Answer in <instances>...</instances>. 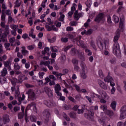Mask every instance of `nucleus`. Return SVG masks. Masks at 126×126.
I'll return each instance as SVG.
<instances>
[{
	"label": "nucleus",
	"instance_id": "nucleus-21",
	"mask_svg": "<svg viewBox=\"0 0 126 126\" xmlns=\"http://www.w3.org/2000/svg\"><path fill=\"white\" fill-rule=\"evenodd\" d=\"M105 113L107 116H109L110 118H111V117H113L114 116V112L112 110H106L105 111Z\"/></svg>",
	"mask_w": 126,
	"mask_h": 126
},
{
	"label": "nucleus",
	"instance_id": "nucleus-40",
	"mask_svg": "<svg viewBox=\"0 0 126 126\" xmlns=\"http://www.w3.org/2000/svg\"><path fill=\"white\" fill-rule=\"evenodd\" d=\"M91 4H92V1H91V0H87V2H86V5H87V7H90V6H91Z\"/></svg>",
	"mask_w": 126,
	"mask_h": 126
},
{
	"label": "nucleus",
	"instance_id": "nucleus-17",
	"mask_svg": "<svg viewBox=\"0 0 126 126\" xmlns=\"http://www.w3.org/2000/svg\"><path fill=\"white\" fill-rule=\"evenodd\" d=\"M81 77L82 79H86L87 78V71H82L81 72Z\"/></svg>",
	"mask_w": 126,
	"mask_h": 126
},
{
	"label": "nucleus",
	"instance_id": "nucleus-51",
	"mask_svg": "<svg viewBox=\"0 0 126 126\" xmlns=\"http://www.w3.org/2000/svg\"><path fill=\"white\" fill-rule=\"evenodd\" d=\"M21 5V3H19V0H16L15 7H19Z\"/></svg>",
	"mask_w": 126,
	"mask_h": 126
},
{
	"label": "nucleus",
	"instance_id": "nucleus-19",
	"mask_svg": "<svg viewBox=\"0 0 126 126\" xmlns=\"http://www.w3.org/2000/svg\"><path fill=\"white\" fill-rule=\"evenodd\" d=\"M125 27V20L124 19L120 18V21L119 23V28L120 29H124Z\"/></svg>",
	"mask_w": 126,
	"mask_h": 126
},
{
	"label": "nucleus",
	"instance_id": "nucleus-6",
	"mask_svg": "<svg viewBox=\"0 0 126 126\" xmlns=\"http://www.w3.org/2000/svg\"><path fill=\"white\" fill-rule=\"evenodd\" d=\"M10 122V119H9V115H4L2 117V124L0 125H6V124H8Z\"/></svg>",
	"mask_w": 126,
	"mask_h": 126
},
{
	"label": "nucleus",
	"instance_id": "nucleus-1",
	"mask_svg": "<svg viewBox=\"0 0 126 126\" xmlns=\"http://www.w3.org/2000/svg\"><path fill=\"white\" fill-rule=\"evenodd\" d=\"M120 35V30L118 29L116 32V35L114 36L113 40L114 43L113 47V54L116 56L121 55V48H120V44H119L118 42Z\"/></svg>",
	"mask_w": 126,
	"mask_h": 126
},
{
	"label": "nucleus",
	"instance_id": "nucleus-62",
	"mask_svg": "<svg viewBox=\"0 0 126 126\" xmlns=\"http://www.w3.org/2000/svg\"><path fill=\"white\" fill-rule=\"evenodd\" d=\"M55 81H56V80H50L49 85L50 86H52V85H56V82Z\"/></svg>",
	"mask_w": 126,
	"mask_h": 126
},
{
	"label": "nucleus",
	"instance_id": "nucleus-34",
	"mask_svg": "<svg viewBox=\"0 0 126 126\" xmlns=\"http://www.w3.org/2000/svg\"><path fill=\"white\" fill-rule=\"evenodd\" d=\"M9 37V36H8L10 43L11 44H13V43L15 42V37H12L10 38Z\"/></svg>",
	"mask_w": 126,
	"mask_h": 126
},
{
	"label": "nucleus",
	"instance_id": "nucleus-13",
	"mask_svg": "<svg viewBox=\"0 0 126 126\" xmlns=\"http://www.w3.org/2000/svg\"><path fill=\"white\" fill-rule=\"evenodd\" d=\"M80 66L82 68V71H87V66L86 64L83 61H81L80 63Z\"/></svg>",
	"mask_w": 126,
	"mask_h": 126
},
{
	"label": "nucleus",
	"instance_id": "nucleus-4",
	"mask_svg": "<svg viewBox=\"0 0 126 126\" xmlns=\"http://www.w3.org/2000/svg\"><path fill=\"white\" fill-rule=\"evenodd\" d=\"M44 105H46L49 108H52V107H56L57 104L53 100H45L43 101Z\"/></svg>",
	"mask_w": 126,
	"mask_h": 126
},
{
	"label": "nucleus",
	"instance_id": "nucleus-23",
	"mask_svg": "<svg viewBox=\"0 0 126 126\" xmlns=\"http://www.w3.org/2000/svg\"><path fill=\"white\" fill-rule=\"evenodd\" d=\"M117 106V102L113 101L110 104V107L114 111H116V106Z\"/></svg>",
	"mask_w": 126,
	"mask_h": 126
},
{
	"label": "nucleus",
	"instance_id": "nucleus-56",
	"mask_svg": "<svg viewBox=\"0 0 126 126\" xmlns=\"http://www.w3.org/2000/svg\"><path fill=\"white\" fill-rule=\"evenodd\" d=\"M72 45H70L67 46V47H66L64 49V51L65 52H67L68 50H69V49H70V48H71L72 47Z\"/></svg>",
	"mask_w": 126,
	"mask_h": 126
},
{
	"label": "nucleus",
	"instance_id": "nucleus-50",
	"mask_svg": "<svg viewBox=\"0 0 126 126\" xmlns=\"http://www.w3.org/2000/svg\"><path fill=\"white\" fill-rule=\"evenodd\" d=\"M74 86L76 90H77V91L79 93H80V90H81V89H80V87H79L77 85H74Z\"/></svg>",
	"mask_w": 126,
	"mask_h": 126
},
{
	"label": "nucleus",
	"instance_id": "nucleus-15",
	"mask_svg": "<svg viewBox=\"0 0 126 126\" xmlns=\"http://www.w3.org/2000/svg\"><path fill=\"white\" fill-rule=\"evenodd\" d=\"M20 97V92H19V87H17V89L15 90V99H19Z\"/></svg>",
	"mask_w": 126,
	"mask_h": 126
},
{
	"label": "nucleus",
	"instance_id": "nucleus-57",
	"mask_svg": "<svg viewBox=\"0 0 126 126\" xmlns=\"http://www.w3.org/2000/svg\"><path fill=\"white\" fill-rule=\"evenodd\" d=\"M30 121H31V122H36V117H35V116H31Z\"/></svg>",
	"mask_w": 126,
	"mask_h": 126
},
{
	"label": "nucleus",
	"instance_id": "nucleus-33",
	"mask_svg": "<svg viewBox=\"0 0 126 126\" xmlns=\"http://www.w3.org/2000/svg\"><path fill=\"white\" fill-rule=\"evenodd\" d=\"M113 20L115 23H119V21H120V19L119 18V17L115 15H113Z\"/></svg>",
	"mask_w": 126,
	"mask_h": 126
},
{
	"label": "nucleus",
	"instance_id": "nucleus-27",
	"mask_svg": "<svg viewBox=\"0 0 126 126\" xmlns=\"http://www.w3.org/2000/svg\"><path fill=\"white\" fill-rule=\"evenodd\" d=\"M23 118H24V113L19 112L18 113V119L19 120H21V119H23Z\"/></svg>",
	"mask_w": 126,
	"mask_h": 126
},
{
	"label": "nucleus",
	"instance_id": "nucleus-43",
	"mask_svg": "<svg viewBox=\"0 0 126 126\" xmlns=\"http://www.w3.org/2000/svg\"><path fill=\"white\" fill-rule=\"evenodd\" d=\"M10 61H6L4 62V65L5 67H7V66H9L11 65Z\"/></svg>",
	"mask_w": 126,
	"mask_h": 126
},
{
	"label": "nucleus",
	"instance_id": "nucleus-60",
	"mask_svg": "<svg viewBox=\"0 0 126 126\" xmlns=\"http://www.w3.org/2000/svg\"><path fill=\"white\" fill-rule=\"evenodd\" d=\"M98 74L100 77H104V75L103 74V71H102V70H99L98 71Z\"/></svg>",
	"mask_w": 126,
	"mask_h": 126
},
{
	"label": "nucleus",
	"instance_id": "nucleus-30",
	"mask_svg": "<svg viewBox=\"0 0 126 126\" xmlns=\"http://www.w3.org/2000/svg\"><path fill=\"white\" fill-rule=\"evenodd\" d=\"M14 68L15 70H19L20 69V66L18 64V63H15L14 64Z\"/></svg>",
	"mask_w": 126,
	"mask_h": 126
},
{
	"label": "nucleus",
	"instance_id": "nucleus-64",
	"mask_svg": "<svg viewBox=\"0 0 126 126\" xmlns=\"http://www.w3.org/2000/svg\"><path fill=\"white\" fill-rule=\"evenodd\" d=\"M79 66L77 65H74V69L75 71H78L79 70Z\"/></svg>",
	"mask_w": 126,
	"mask_h": 126
},
{
	"label": "nucleus",
	"instance_id": "nucleus-45",
	"mask_svg": "<svg viewBox=\"0 0 126 126\" xmlns=\"http://www.w3.org/2000/svg\"><path fill=\"white\" fill-rule=\"evenodd\" d=\"M100 109L103 110V111H106L107 109V105L106 104H102L100 106Z\"/></svg>",
	"mask_w": 126,
	"mask_h": 126
},
{
	"label": "nucleus",
	"instance_id": "nucleus-63",
	"mask_svg": "<svg viewBox=\"0 0 126 126\" xmlns=\"http://www.w3.org/2000/svg\"><path fill=\"white\" fill-rule=\"evenodd\" d=\"M1 21H5V15L4 14H2L1 15Z\"/></svg>",
	"mask_w": 126,
	"mask_h": 126
},
{
	"label": "nucleus",
	"instance_id": "nucleus-28",
	"mask_svg": "<svg viewBox=\"0 0 126 126\" xmlns=\"http://www.w3.org/2000/svg\"><path fill=\"white\" fill-rule=\"evenodd\" d=\"M51 63V62H50L49 61H42L41 62L40 64H43V65H45V66H48V65Z\"/></svg>",
	"mask_w": 126,
	"mask_h": 126
},
{
	"label": "nucleus",
	"instance_id": "nucleus-11",
	"mask_svg": "<svg viewBox=\"0 0 126 126\" xmlns=\"http://www.w3.org/2000/svg\"><path fill=\"white\" fill-rule=\"evenodd\" d=\"M97 82L99 86H100L102 89H104V90H107V89H108L107 85H106V84L104 83V82L102 81L101 80H98Z\"/></svg>",
	"mask_w": 126,
	"mask_h": 126
},
{
	"label": "nucleus",
	"instance_id": "nucleus-39",
	"mask_svg": "<svg viewBox=\"0 0 126 126\" xmlns=\"http://www.w3.org/2000/svg\"><path fill=\"white\" fill-rule=\"evenodd\" d=\"M50 50L52 53H57L58 52V49L56 48V47L54 46H51L50 47Z\"/></svg>",
	"mask_w": 126,
	"mask_h": 126
},
{
	"label": "nucleus",
	"instance_id": "nucleus-41",
	"mask_svg": "<svg viewBox=\"0 0 126 126\" xmlns=\"http://www.w3.org/2000/svg\"><path fill=\"white\" fill-rule=\"evenodd\" d=\"M70 26H77V23L75 21H71L69 23Z\"/></svg>",
	"mask_w": 126,
	"mask_h": 126
},
{
	"label": "nucleus",
	"instance_id": "nucleus-18",
	"mask_svg": "<svg viewBox=\"0 0 126 126\" xmlns=\"http://www.w3.org/2000/svg\"><path fill=\"white\" fill-rule=\"evenodd\" d=\"M1 75L0 76L5 77L6 74H7V69L6 68L4 67L2 71H0Z\"/></svg>",
	"mask_w": 126,
	"mask_h": 126
},
{
	"label": "nucleus",
	"instance_id": "nucleus-37",
	"mask_svg": "<svg viewBox=\"0 0 126 126\" xmlns=\"http://www.w3.org/2000/svg\"><path fill=\"white\" fill-rule=\"evenodd\" d=\"M56 40H57V37L54 36L51 39H48V41L49 43H54V42H56Z\"/></svg>",
	"mask_w": 126,
	"mask_h": 126
},
{
	"label": "nucleus",
	"instance_id": "nucleus-25",
	"mask_svg": "<svg viewBox=\"0 0 126 126\" xmlns=\"http://www.w3.org/2000/svg\"><path fill=\"white\" fill-rule=\"evenodd\" d=\"M90 44L91 47H92V48H93L94 50V51L97 50V48L96 47V45H95V42H94V40H91Z\"/></svg>",
	"mask_w": 126,
	"mask_h": 126
},
{
	"label": "nucleus",
	"instance_id": "nucleus-12",
	"mask_svg": "<svg viewBox=\"0 0 126 126\" xmlns=\"http://www.w3.org/2000/svg\"><path fill=\"white\" fill-rule=\"evenodd\" d=\"M45 27L47 29V31H52V30L56 32L58 31V28L55 27V26L53 25H51V26H49V25H46Z\"/></svg>",
	"mask_w": 126,
	"mask_h": 126
},
{
	"label": "nucleus",
	"instance_id": "nucleus-2",
	"mask_svg": "<svg viewBox=\"0 0 126 126\" xmlns=\"http://www.w3.org/2000/svg\"><path fill=\"white\" fill-rule=\"evenodd\" d=\"M96 44L100 49H104V46L105 50L108 49L109 46V39H104L103 44H102L103 39H102V37H101V36H98L96 39Z\"/></svg>",
	"mask_w": 126,
	"mask_h": 126
},
{
	"label": "nucleus",
	"instance_id": "nucleus-5",
	"mask_svg": "<svg viewBox=\"0 0 126 126\" xmlns=\"http://www.w3.org/2000/svg\"><path fill=\"white\" fill-rule=\"evenodd\" d=\"M27 94H28L29 97L31 98L32 100H35L36 99V95L35 94V93L33 92V90L31 89L29 90Z\"/></svg>",
	"mask_w": 126,
	"mask_h": 126
},
{
	"label": "nucleus",
	"instance_id": "nucleus-32",
	"mask_svg": "<svg viewBox=\"0 0 126 126\" xmlns=\"http://www.w3.org/2000/svg\"><path fill=\"white\" fill-rule=\"evenodd\" d=\"M44 75H45V72L40 71L38 72L39 78L40 79H43V78H44Z\"/></svg>",
	"mask_w": 126,
	"mask_h": 126
},
{
	"label": "nucleus",
	"instance_id": "nucleus-36",
	"mask_svg": "<svg viewBox=\"0 0 126 126\" xmlns=\"http://www.w3.org/2000/svg\"><path fill=\"white\" fill-rule=\"evenodd\" d=\"M69 116L70 118H73V119H75V118H76V113L74 112H71L69 113Z\"/></svg>",
	"mask_w": 126,
	"mask_h": 126
},
{
	"label": "nucleus",
	"instance_id": "nucleus-31",
	"mask_svg": "<svg viewBox=\"0 0 126 126\" xmlns=\"http://www.w3.org/2000/svg\"><path fill=\"white\" fill-rule=\"evenodd\" d=\"M24 99H25V95H24V94H23L22 97L20 96V97L19 98V99H18V101L19 102V103L18 104L19 105L21 104V101H23Z\"/></svg>",
	"mask_w": 126,
	"mask_h": 126
},
{
	"label": "nucleus",
	"instance_id": "nucleus-44",
	"mask_svg": "<svg viewBox=\"0 0 126 126\" xmlns=\"http://www.w3.org/2000/svg\"><path fill=\"white\" fill-rule=\"evenodd\" d=\"M61 41L63 42V43H67V42H68V38L62 37L61 38Z\"/></svg>",
	"mask_w": 126,
	"mask_h": 126
},
{
	"label": "nucleus",
	"instance_id": "nucleus-58",
	"mask_svg": "<svg viewBox=\"0 0 126 126\" xmlns=\"http://www.w3.org/2000/svg\"><path fill=\"white\" fill-rule=\"evenodd\" d=\"M107 23L108 24H112V20L110 16H107Z\"/></svg>",
	"mask_w": 126,
	"mask_h": 126
},
{
	"label": "nucleus",
	"instance_id": "nucleus-42",
	"mask_svg": "<svg viewBox=\"0 0 126 126\" xmlns=\"http://www.w3.org/2000/svg\"><path fill=\"white\" fill-rule=\"evenodd\" d=\"M9 34V28L8 27H7L5 29V31L4 32V34H5L6 36H7Z\"/></svg>",
	"mask_w": 126,
	"mask_h": 126
},
{
	"label": "nucleus",
	"instance_id": "nucleus-29",
	"mask_svg": "<svg viewBox=\"0 0 126 126\" xmlns=\"http://www.w3.org/2000/svg\"><path fill=\"white\" fill-rule=\"evenodd\" d=\"M4 45L6 50H7L8 51H10V48H9V47H10V43L8 42H5Z\"/></svg>",
	"mask_w": 126,
	"mask_h": 126
},
{
	"label": "nucleus",
	"instance_id": "nucleus-46",
	"mask_svg": "<svg viewBox=\"0 0 126 126\" xmlns=\"http://www.w3.org/2000/svg\"><path fill=\"white\" fill-rule=\"evenodd\" d=\"M85 51L87 53L88 56H91V55H92V52H91V50L88 49L87 48H85Z\"/></svg>",
	"mask_w": 126,
	"mask_h": 126
},
{
	"label": "nucleus",
	"instance_id": "nucleus-47",
	"mask_svg": "<svg viewBox=\"0 0 126 126\" xmlns=\"http://www.w3.org/2000/svg\"><path fill=\"white\" fill-rule=\"evenodd\" d=\"M29 52L26 49H22V54L23 56H26L27 54H28Z\"/></svg>",
	"mask_w": 126,
	"mask_h": 126
},
{
	"label": "nucleus",
	"instance_id": "nucleus-54",
	"mask_svg": "<svg viewBox=\"0 0 126 126\" xmlns=\"http://www.w3.org/2000/svg\"><path fill=\"white\" fill-rule=\"evenodd\" d=\"M92 32H93V30H92V29L86 31V35H91L92 34Z\"/></svg>",
	"mask_w": 126,
	"mask_h": 126
},
{
	"label": "nucleus",
	"instance_id": "nucleus-52",
	"mask_svg": "<svg viewBox=\"0 0 126 126\" xmlns=\"http://www.w3.org/2000/svg\"><path fill=\"white\" fill-rule=\"evenodd\" d=\"M117 62V59H116V58L114 57L113 58H112L110 60V63H111L113 64V63H116Z\"/></svg>",
	"mask_w": 126,
	"mask_h": 126
},
{
	"label": "nucleus",
	"instance_id": "nucleus-8",
	"mask_svg": "<svg viewBox=\"0 0 126 126\" xmlns=\"http://www.w3.org/2000/svg\"><path fill=\"white\" fill-rule=\"evenodd\" d=\"M23 81V76L20 75L18 76V80L17 79H14V82L12 81L11 79L10 81L12 84H14L15 83H22V81Z\"/></svg>",
	"mask_w": 126,
	"mask_h": 126
},
{
	"label": "nucleus",
	"instance_id": "nucleus-55",
	"mask_svg": "<svg viewBox=\"0 0 126 126\" xmlns=\"http://www.w3.org/2000/svg\"><path fill=\"white\" fill-rule=\"evenodd\" d=\"M20 110V107L19 106H15L14 107V111L16 112H19Z\"/></svg>",
	"mask_w": 126,
	"mask_h": 126
},
{
	"label": "nucleus",
	"instance_id": "nucleus-7",
	"mask_svg": "<svg viewBox=\"0 0 126 126\" xmlns=\"http://www.w3.org/2000/svg\"><path fill=\"white\" fill-rule=\"evenodd\" d=\"M44 91L47 94L48 97L52 98L53 97V92L52 90L48 87H44Z\"/></svg>",
	"mask_w": 126,
	"mask_h": 126
},
{
	"label": "nucleus",
	"instance_id": "nucleus-24",
	"mask_svg": "<svg viewBox=\"0 0 126 126\" xmlns=\"http://www.w3.org/2000/svg\"><path fill=\"white\" fill-rule=\"evenodd\" d=\"M54 88L55 92H57L58 91H61V90H62V87H61V85H60L59 84H57L55 86Z\"/></svg>",
	"mask_w": 126,
	"mask_h": 126
},
{
	"label": "nucleus",
	"instance_id": "nucleus-48",
	"mask_svg": "<svg viewBox=\"0 0 126 126\" xmlns=\"http://www.w3.org/2000/svg\"><path fill=\"white\" fill-rule=\"evenodd\" d=\"M63 117L67 121V122H70V119L66 115V114H65V113H63Z\"/></svg>",
	"mask_w": 126,
	"mask_h": 126
},
{
	"label": "nucleus",
	"instance_id": "nucleus-14",
	"mask_svg": "<svg viewBox=\"0 0 126 126\" xmlns=\"http://www.w3.org/2000/svg\"><path fill=\"white\" fill-rule=\"evenodd\" d=\"M103 17H104V14L102 13H99L94 20L97 21V22H100V21L103 19Z\"/></svg>",
	"mask_w": 126,
	"mask_h": 126
},
{
	"label": "nucleus",
	"instance_id": "nucleus-20",
	"mask_svg": "<svg viewBox=\"0 0 126 126\" xmlns=\"http://www.w3.org/2000/svg\"><path fill=\"white\" fill-rule=\"evenodd\" d=\"M83 15V13H79L78 14H76V13H74V19L75 20H78L81 16Z\"/></svg>",
	"mask_w": 126,
	"mask_h": 126
},
{
	"label": "nucleus",
	"instance_id": "nucleus-26",
	"mask_svg": "<svg viewBox=\"0 0 126 126\" xmlns=\"http://www.w3.org/2000/svg\"><path fill=\"white\" fill-rule=\"evenodd\" d=\"M78 53V51L76 50L75 48H72L71 50V55L72 56H75V55H76Z\"/></svg>",
	"mask_w": 126,
	"mask_h": 126
},
{
	"label": "nucleus",
	"instance_id": "nucleus-38",
	"mask_svg": "<svg viewBox=\"0 0 126 126\" xmlns=\"http://www.w3.org/2000/svg\"><path fill=\"white\" fill-rule=\"evenodd\" d=\"M36 48V46L35 45H29L27 46V49L30 51H32V50H34Z\"/></svg>",
	"mask_w": 126,
	"mask_h": 126
},
{
	"label": "nucleus",
	"instance_id": "nucleus-53",
	"mask_svg": "<svg viewBox=\"0 0 126 126\" xmlns=\"http://www.w3.org/2000/svg\"><path fill=\"white\" fill-rule=\"evenodd\" d=\"M64 16L63 14H61L60 18H59L60 21L63 22V20H64Z\"/></svg>",
	"mask_w": 126,
	"mask_h": 126
},
{
	"label": "nucleus",
	"instance_id": "nucleus-22",
	"mask_svg": "<svg viewBox=\"0 0 126 126\" xmlns=\"http://www.w3.org/2000/svg\"><path fill=\"white\" fill-rule=\"evenodd\" d=\"M104 80L105 82H110V81H113V78L110 76V74H108V75L104 78Z\"/></svg>",
	"mask_w": 126,
	"mask_h": 126
},
{
	"label": "nucleus",
	"instance_id": "nucleus-59",
	"mask_svg": "<svg viewBox=\"0 0 126 126\" xmlns=\"http://www.w3.org/2000/svg\"><path fill=\"white\" fill-rule=\"evenodd\" d=\"M44 71V72H47L48 71V69L46 67H41L40 68V72Z\"/></svg>",
	"mask_w": 126,
	"mask_h": 126
},
{
	"label": "nucleus",
	"instance_id": "nucleus-10",
	"mask_svg": "<svg viewBox=\"0 0 126 126\" xmlns=\"http://www.w3.org/2000/svg\"><path fill=\"white\" fill-rule=\"evenodd\" d=\"M43 115L44 117H45V118H46L45 123H48V122L49 121V118H50V112L49 111V110H44L43 112Z\"/></svg>",
	"mask_w": 126,
	"mask_h": 126
},
{
	"label": "nucleus",
	"instance_id": "nucleus-3",
	"mask_svg": "<svg viewBox=\"0 0 126 126\" xmlns=\"http://www.w3.org/2000/svg\"><path fill=\"white\" fill-rule=\"evenodd\" d=\"M121 113L120 116V120H124L126 117V105H124L120 110Z\"/></svg>",
	"mask_w": 126,
	"mask_h": 126
},
{
	"label": "nucleus",
	"instance_id": "nucleus-35",
	"mask_svg": "<svg viewBox=\"0 0 126 126\" xmlns=\"http://www.w3.org/2000/svg\"><path fill=\"white\" fill-rule=\"evenodd\" d=\"M72 63L73 64H74V65H77V64H78V63H79V61L76 59H73L72 60Z\"/></svg>",
	"mask_w": 126,
	"mask_h": 126
},
{
	"label": "nucleus",
	"instance_id": "nucleus-61",
	"mask_svg": "<svg viewBox=\"0 0 126 126\" xmlns=\"http://www.w3.org/2000/svg\"><path fill=\"white\" fill-rule=\"evenodd\" d=\"M66 30L67 32H69V31H73V28L72 27H67L66 28Z\"/></svg>",
	"mask_w": 126,
	"mask_h": 126
},
{
	"label": "nucleus",
	"instance_id": "nucleus-16",
	"mask_svg": "<svg viewBox=\"0 0 126 126\" xmlns=\"http://www.w3.org/2000/svg\"><path fill=\"white\" fill-rule=\"evenodd\" d=\"M0 84L2 85L5 84V83H7V81H6V78L2 76H0Z\"/></svg>",
	"mask_w": 126,
	"mask_h": 126
},
{
	"label": "nucleus",
	"instance_id": "nucleus-9",
	"mask_svg": "<svg viewBox=\"0 0 126 126\" xmlns=\"http://www.w3.org/2000/svg\"><path fill=\"white\" fill-rule=\"evenodd\" d=\"M81 39V37L80 36H79V37H77V38H76V41H77V42L79 41V44L80 45V46H81V47H82L83 48V49H87V46H86V45L85 44H84V42L83 41H82V40H80V39Z\"/></svg>",
	"mask_w": 126,
	"mask_h": 126
},
{
	"label": "nucleus",
	"instance_id": "nucleus-49",
	"mask_svg": "<svg viewBox=\"0 0 126 126\" xmlns=\"http://www.w3.org/2000/svg\"><path fill=\"white\" fill-rule=\"evenodd\" d=\"M66 36L69 39H73L74 38V36L71 33H67Z\"/></svg>",
	"mask_w": 126,
	"mask_h": 126
}]
</instances>
